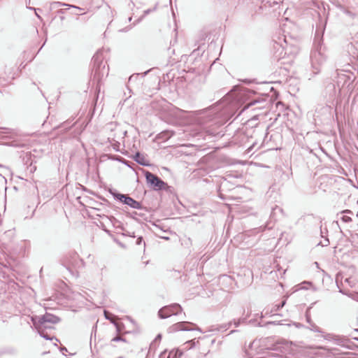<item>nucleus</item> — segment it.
<instances>
[{
  "label": "nucleus",
  "mask_w": 358,
  "mask_h": 358,
  "mask_svg": "<svg viewBox=\"0 0 358 358\" xmlns=\"http://www.w3.org/2000/svg\"><path fill=\"white\" fill-rule=\"evenodd\" d=\"M326 59L325 47L322 44V36H321L317 30L314 39V49L310 54L311 66L315 74L319 73L320 67L324 63Z\"/></svg>",
  "instance_id": "1"
},
{
  "label": "nucleus",
  "mask_w": 358,
  "mask_h": 358,
  "mask_svg": "<svg viewBox=\"0 0 358 358\" xmlns=\"http://www.w3.org/2000/svg\"><path fill=\"white\" fill-rule=\"evenodd\" d=\"M278 52H280L278 59H283L286 55L292 57L299 52L298 41L291 37L283 36L278 38V41L275 42Z\"/></svg>",
  "instance_id": "2"
},
{
  "label": "nucleus",
  "mask_w": 358,
  "mask_h": 358,
  "mask_svg": "<svg viewBox=\"0 0 358 358\" xmlns=\"http://www.w3.org/2000/svg\"><path fill=\"white\" fill-rule=\"evenodd\" d=\"M92 73L94 80L99 83L102 78L108 75V67L101 52H97L92 57Z\"/></svg>",
  "instance_id": "3"
},
{
  "label": "nucleus",
  "mask_w": 358,
  "mask_h": 358,
  "mask_svg": "<svg viewBox=\"0 0 358 358\" xmlns=\"http://www.w3.org/2000/svg\"><path fill=\"white\" fill-rule=\"evenodd\" d=\"M145 177L148 185L155 191L166 189L168 187L167 183L164 182L157 176L148 171L145 172Z\"/></svg>",
  "instance_id": "4"
},
{
  "label": "nucleus",
  "mask_w": 358,
  "mask_h": 358,
  "mask_svg": "<svg viewBox=\"0 0 358 358\" xmlns=\"http://www.w3.org/2000/svg\"><path fill=\"white\" fill-rule=\"evenodd\" d=\"M182 308L178 303H172L169 306H165L159 309L158 311V315L162 319H166L171 315H178L181 313Z\"/></svg>",
  "instance_id": "5"
},
{
  "label": "nucleus",
  "mask_w": 358,
  "mask_h": 358,
  "mask_svg": "<svg viewBox=\"0 0 358 358\" xmlns=\"http://www.w3.org/2000/svg\"><path fill=\"white\" fill-rule=\"evenodd\" d=\"M197 330L201 331V329L194 323L189 322H177L168 329L169 333H174L178 331H193Z\"/></svg>",
  "instance_id": "6"
},
{
  "label": "nucleus",
  "mask_w": 358,
  "mask_h": 358,
  "mask_svg": "<svg viewBox=\"0 0 358 358\" xmlns=\"http://www.w3.org/2000/svg\"><path fill=\"white\" fill-rule=\"evenodd\" d=\"M113 196L115 199L119 200L124 204H126L134 209H141L142 206L140 202L134 200L127 194H122L120 193L113 194Z\"/></svg>",
  "instance_id": "7"
},
{
  "label": "nucleus",
  "mask_w": 358,
  "mask_h": 358,
  "mask_svg": "<svg viewBox=\"0 0 358 358\" xmlns=\"http://www.w3.org/2000/svg\"><path fill=\"white\" fill-rule=\"evenodd\" d=\"M109 126L110 129V134L108 137L109 141L120 140L124 138L127 131L123 130L119 126L114 125L113 123H110Z\"/></svg>",
  "instance_id": "8"
},
{
  "label": "nucleus",
  "mask_w": 358,
  "mask_h": 358,
  "mask_svg": "<svg viewBox=\"0 0 358 358\" xmlns=\"http://www.w3.org/2000/svg\"><path fill=\"white\" fill-rule=\"evenodd\" d=\"M41 320L42 321L43 329L50 328V324H55L60 321V319L57 316L48 313L41 316Z\"/></svg>",
  "instance_id": "9"
},
{
  "label": "nucleus",
  "mask_w": 358,
  "mask_h": 358,
  "mask_svg": "<svg viewBox=\"0 0 358 358\" xmlns=\"http://www.w3.org/2000/svg\"><path fill=\"white\" fill-rule=\"evenodd\" d=\"M338 83L341 82V80L343 81V84L342 85V87H344L346 86V87L348 89V90H352V83L354 79L350 76H348L345 74H341L338 76Z\"/></svg>",
  "instance_id": "10"
},
{
  "label": "nucleus",
  "mask_w": 358,
  "mask_h": 358,
  "mask_svg": "<svg viewBox=\"0 0 358 358\" xmlns=\"http://www.w3.org/2000/svg\"><path fill=\"white\" fill-rule=\"evenodd\" d=\"M134 159L135 162H136L138 164L142 165V166H148V162L145 159L143 155L141 154L140 152H136L134 157Z\"/></svg>",
  "instance_id": "11"
},
{
  "label": "nucleus",
  "mask_w": 358,
  "mask_h": 358,
  "mask_svg": "<svg viewBox=\"0 0 358 358\" xmlns=\"http://www.w3.org/2000/svg\"><path fill=\"white\" fill-rule=\"evenodd\" d=\"M31 321L33 323L34 327L39 331L42 329V321L41 320V316H32L31 317Z\"/></svg>",
  "instance_id": "12"
},
{
  "label": "nucleus",
  "mask_w": 358,
  "mask_h": 358,
  "mask_svg": "<svg viewBox=\"0 0 358 358\" xmlns=\"http://www.w3.org/2000/svg\"><path fill=\"white\" fill-rule=\"evenodd\" d=\"M51 5H52V6L53 8H55V6H67L68 8H76V9H78V10H82V8L78 7V6H74V5H70V4H68V3H62V2H59V1L52 2L51 3Z\"/></svg>",
  "instance_id": "13"
},
{
  "label": "nucleus",
  "mask_w": 358,
  "mask_h": 358,
  "mask_svg": "<svg viewBox=\"0 0 358 358\" xmlns=\"http://www.w3.org/2000/svg\"><path fill=\"white\" fill-rule=\"evenodd\" d=\"M150 70H148V71H146L145 72L143 73H136V74H133L131 75L129 78V83H132L133 82L136 81L138 80V78H139V76H141L142 78H144L147 74L150 71Z\"/></svg>",
  "instance_id": "14"
},
{
  "label": "nucleus",
  "mask_w": 358,
  "mask_h": 358,
  "mask_svg": "<svg viewBox=\"0 0 358 358\" xmlns=\"http://www.w3.org/2000/svg\"><path fill=\"white\" fill-rule=\"evenodd\" d=\"M287 341H278L277 343H275L274 345H273V350H277V351H280V352H283V350L282 348H284V346L283 345H285L287 344Z\"/></svg>",
  "instance_id": "15"
},
{
  "label": "nucleus",
  "mask_w": 358,
  "mask_h": 358,
  "mask_svg": "<svg viewBox=\"0 0 358 358\" xmlns=\"http://www.w3.org/2000/svg\"><path fill=\"white\" fill-rule=\"evenodd\" d=\"M15 133L14 129L6 127H0V136L2 134H13Z\"/></svg>",
  "instance_id": "16"
},
{
  "label": "nucleus",
  "mask_w": 358,
  "mask_h": 358,
  "mask_svg": "<svg viewBox=\"0 0 358 358\" xmlns=\"http://www.w3.org/2000/svg\"><path fill=\"white\" fill-rule=\"evenodd\" d=\"M111 143V146L113 147V150H115L117 152L120 151V143L119 142V140H115V141H110Z\"/></svg>",
  "instance_id": "17"
},
{
  "label": "nucleus",
  "mask_w": 358,
  "mask_h": 358,
  "mask_svg": "<svg viewBox=\"0 0 358 358\" xmlns=\"http://www.w3.org/2000/svg\"><path fill=\"white\" fill-rule=\"evenodd\" d=\"M260 101L255 99V100H252L251 101L250 103H247L244 107L241 110V111L239 113L238 115H241V113L244 111L245 109L250 108V106H254L255 104L257 103H259Z\"/></svg>",
  "instance_id": "18"
},
{
  "label": "nucleus",
  "mask_w": 358,
  "mask_h": 358,
  "mask_svg": "<svg viewBox=\"0 0 358 358\" xmlns=\"http://www.w3.org/2000/svg\"><path fill=\"white\" fill-rule=\"evenodd\" d=\"M161 134L162 136V138L169 139L174 135V132L173 131L167 130V131L162 132Z\"/></svg>",
  "instance_id": "19"
},
{
  "label": "nucleus",
  "mask_w": 358,
  "mask_h": 358,
  "mask_svg": "<svg viewBox=\"0 0 358 358\" xmlns=\"http://www.w3.org/2000/svg\"><path fill=\"white\" fill-rule=\"evenodd\" d=\"M310 329L314 332L324 334V331L314 323L310 324Z\"/></svg>",
  "instance_id": "20"
},
{
  "label": "nucleus",
  "mask_w": 358,
  "mask_h": 358,
  "mask_svg": "<svg viewBox=\"0 0 358 358\" xmlns=\"http://www.w3.org/2000/svg\"><path fill=\"white\" fill-rule=\"evenodd\" d=\"M155 9H156V7H155L153 9H147V10H144L143 15L141 17H140L139 19H138L137 21L134 23V24H136L139 22H141V20L143 19V17L148 15L149 13H150L152 11L155 10Z\"/></svg>",
  "instance_id": "21"
},
{
  "label": "nucleus",
  "mask_w": 358,
  "mask_h": 358,
  "mask_svg": "<svg viewBox=\"0 0 358 358\" xmlns=\"http://www.w3.org/2000/svg\"><path fill=\"white\" fill-rule=\"evenodd\" d=\"M322 334V336L325 339V340H327V341H331L332 339H334V334H325L324 332V334Z\"/></svg>",
  "instance_id": "22"
},
{
  "label": "nucleus",
  "mask_w": 358,
  "mask_h": 358,
  "mask_svg": "<svg viewBox=\"0 0 358 358\" xmlns=\"http://www.w3.org/2000/svg\"><path fill=\"white\" fill-rule=\"evenodd\" d=\"M285 303H286V301H285V300H284L280 303L275 305V306L273 307V310L274 311L279 310L280 308H282L285 306Z\"/></svg>",
  "instance_id": "23"
},
{
  "label": "nucleus",
  "mask_w": 358,
  "mask_h": 358,
  "mask_svg": "<svg viewBox=\"0 0 358 358\" xmlns=\"http://www.w3.org/2000/svg\"><path fill=\"white\" fill-rule=\"evenodd\" d=\"M43 329H40L39 331H38L39 334H40V336L41 337L45 338L46 340H52V338H50L48 334H44L43 331Z\"/></svg>",
  "instance_id": "24"
},
{
  "label": "nucleus",
  "mask_w": 358,
  "mask_h": 358,
  "mask_svg": "<svg viewBox=\"0 0 358 358\" xmlns=\"http://www.w3.org/2000/svg\"><path fill=\"white\" fill-rule=\"evenodd\" d=\"M341 219L343 222L346 223L350 222L352 221V218L346 215H343Z\"/></svg>",
  "instance_id": "25"
},
{
  "label": "nucleus",
  "mask_w": 358,
  "mask_h": 358,
  "mask_svg": "<svg viewBox=\"0 0 358 358\" xmlns=\"http://www.w3.org/2000/svg\"><path fill=\"white\" fill-rule=\"evenodd\" d=\"M173 353H175L176 355V358L178 357H180L182 354L180 350H171L168 355H170V357H171Z\"/></svg>",
  "instance_id": "26"
},
{
  "label": "nucleus",
  "mask_w": 358,
  "mask_h": 358,
  "mask_svg": "<svg viewBox=\"0 0 358 358\" xmlns=\"http://www.w3.org/2000/svg\"><path fill=\"white\" fill-rule=\"evenodd\" d=\"M142 243H143L144 245H145V243L143 241V237L142 236H139L138 237L137 240H136V245H141Z\"/></svg>",
  "instance_id": "27"
},
{
  "label": "nucleus",
  "mask_w": 358,
  "mask_h": 358,
  "mask_svg": "<svg viewBox=\"0 0 358 358\" xmlns=\"http://www.w3.org/2000/svg\"><path fill=\"white\" fill-rule=\"evenodd\" d=\"M159 358H171L170 355H166V350H164L161 352L159 355Z\"/></svg>",
  "instance_id": "28"
},
{
  "label": "nucleus",
  "mask_w": 358,
  "mask_h": 358,
  "mask_svg": "<svg viewBox=\"0 0 358 358\" xmlns=\"http://www.w3.org/2000/svg\"><path fill=\"white\" fill-rule=\"evenodd\" d=\"M320 244H321L322 246H327L329 244V241L328 238H325L324 241L320 242Z\"/></svg>",
  "instance_id": "29"
},
{
  "label": "nucleus",
  "mask_w": 358,
  "mask_h": 358,
  "mask_svg": "<svg viewBox=\"0 0 358 358\" xmlns=\"http://www.w3.org/2000/svg\"><path fill=\"white\" fill-rule=\"evenodd\" d=\"M104 315H105L106 319L112 321V320H111L112 315L110 313H109L108 312L105 310L104 311Z\"/></svg>",
  "instance_id": "30"
},
{
  "label": "nucleus",
  "mask_w": 358,
  "mask_h": 358,
  "mask_svg": "<svg viewBox=\"0 0 358 358\" xmlns=\"http://www.w3.org/2000/svg\"><path fill=\"white\" fill-rule=\"evenodd\" d=\"M113 341H125V339L121 336H116L112 340Z\"/></svg>",
  "instance_id": "31"
},
{
  "label": "nucleus",
  "mask_w": 358,
  "mask_h": 358,
  "mask_svg": "<svg viewBox=\"0 0 358 358\" xmlns=\"http://www.w3.org/2000/svg\"><path fill=\"white\" fill-rule=\"evenodd\" d=\"M123 235L124 236H131V237H135L134 232L131 233L130 231H126L124 233H123Z\"/></svg>",
  "instance_id": "32"
},
{
  "label": "nucleus",
  "mask_w": 358,
  "mask_h": 358,
  "mask_svg": "<svg viewBox=\"0 0 358 358\" xmlns=\"http://www.w3.org/2000/svg\"><path fill=\"white\" fill-rule=\"evenodd\" d=\"M350 297L355 301H358V293L352 294Z\"/></svg>",
  "instance_id": "33"
},
{
  "label": "nucleus",
  "mask_w": 358,
  "mask_h": 358,
  "mask_svg": "<svg viewBox=\"0 0 358 358\" xmlns=\"http://www.w3.org/2000/svg\"><path fill=\"white\" fill-rule=\"evenodd\" d=\"M341 213L352 215V212L350 210H343Z\"/></svg>",
  "instance_id": "34"
},
{
  "label": "nucleus",
  "mask_w": 358,
  "mask_h": 358,
  "mask_svg": "<svg viewBox=\"0 0 358 358\" xmlns=\"http://www.w3.org/2000/svg\"><path fill=\"white\" fill-rule=\"evenodd\" d=\"M64 13H65V10L64 9H59V10H57V13L60 14V15H63V14H64Z\"/></svg>",
  "instance_id": "35"
},
{
  "label": "nucleus",
  "mask_w": 358,
  "mask_h": 358,
  "mask_svg": "<svg viewBox=\"0 0 358 358\" xmlns=\"http://www.w3.org/2000/svg\"><path fill=\"white\" fill-rule=\"evenodd\" d=\"M60 351L64 354V352H67V349L65 347L60 348Z\"/></svg>",
  "instance_id": "36"
},
{
  "label": "nucleus",
  "mask_w": 358,
  "mask_h": 358,
  "mask_svg": "<svg viewBox=\"0 0 358 358\" xmlns=\"http://www.w3.org/2000/svg\"><path fill=\"white\" fill-rule=\"evenodd\" d=\"M306 320L308 323L312 324L311 321H310V316H308V315H306Z\"/></svg>",
  "instance_id": "37"
},
{
  "label": "nucleus",
  "mask_w": 358,
  "mask_h": 358,
  "mask_svg": "<svg viewBox=\"0 0 358 358\" xmlns=\"http://www.w3.org/2000/svg\"><path fill=\"white\" fill-rule=\"evenodd\" d=\"M354 331H355V332H358V329H354ZM352 338H353L354 340H355V341H358V337H353Z\"/></svg>",
  "instance_id": "38"
},
{
  "label": "nucleus",
  "mask_w": 358,
  "mask_h": 358,
  "mask_svg": "<svg viewBox=\"0 0 358 358\" xmlns=\"http://www.w3.org/2000/svg\"><path fill=\"white\" fill-rule=\"evenodd\" d=\"M161 338H162V335L161 334H158L157 336V337L155 338V341L160 340Z\"/></svg>",
  "instance_id": "39"
},
{
  "label": "nucleus",
  "mask_w": 358,
  "mask_h": 358,
  "mask_svg": "<svg viewBox=\"0 0 358 358\" xmlns=\"http://www.w3.org/2000/svg\"><path fill=\"white\" fill-rule=\"evenodd\" d=\"M273 210L274 211H275V210H278V211H280V212H282V209H281L280 208H278V207H276V208H273Z\"/></svg>",
  "instance_id": "40"
},
{
  "label": "nucleus",
  "mask_w": 358,
  "mask_h": 358,
  "mask_svg": "<svg viewBox=\"0 0 358 358\" xmlns=\"http://www.w3.org/2000/svg\"><path fill=\"white\" fill-rule=\"evenodd\" d=\"M231 323L230 322V323H229V324H227V326H225V327H224V330H226L227 329H228V328L231 326Z\"/></svg>",
  "instance_id": "41"
},
{
  "label": "nucleus",
  "mask_w": 358,
  "mask_h": 358,
  "mask_svg": "<svg viewBox=\"0 0 358 358\" xmlns=\"http://www.w3.org/2000/svg\"><path fill=\"white\" fill-rule=\"evenodd\" d=\"M64 19H65L64 16L63 15H61V16H60V20H61L62 21H63V20H64Z\"/></svg>",
  "instance_id": "42"
},
{
  "label": "nucleus",
  "mask_w": 358,
  "mask_h": 358,
  "mask_svg": "<svg viewBox=\"0 0 358 358\" xmlns=\"http://www.w3.org/2000/svg\"><path fill=\"white\" fill-rule=\"evenodd\" d=\"M227 100H228V97H226L223 100H222V103L226 102V101H227Z\"/></svg>",
  "instance_id": "43"
},
{
  "label": "nucleus",
  "mask_w": 358,
  "mask_h": 358,
  "mask_svg": "<svg viewBox=\"0 0 358 358\" xmlns=\"http://www.w3.org/2000/svg\"><path fill=\"white\" fill-rule=\"evenodd\" d=\"M171 357H172V358H176V355L175 353H173V354L171 356Z\"/></svg>",
  "instance_id": "44"
},
{
  "label": "nucleus",
  "mask_w": 358,
  "mask_h": 358,
  "mask_svg": "<svg viewBox=\"0 0 358 358\" xmlns=\"http://www.w3.org/2000/svg\"><path fill=\"white\" fill-rule=\"evenodd\" d=\"M265 227H260V228L259 229V230H260V229H261L262 231H263V230H264Z\"/></svg>",
  "instance_id": "45"
},
{
  "label": "nucleus",
  "mask_w": 358,
  "mask_h": 358,
  "mask_svg": "<svg viewBox=\"0 0 358 358\" xmlns=\"http://www.w3.org/2000/svg\"><path fill=\"white\" fill-rule=\"evenodd\" d=\"M234 324H235V325L237 327V326L238 325V324H239V321H238V322H234Z\"/></svg>",
  "instance_id": "46"
},
{
  "label": "nucleus",
  "mask_w": 358,
  "mask_h": 358,
  "mask_svg": "<svg viewBox=\"0 0 358 358\" xmlns=\"http://www.w3.org/2000/svg\"><path fill=\"white\" fill-rule=\"evenodd\" d=\"M131 20H132V17H129L128 18L129 22H131Z\"/></svg>",
  "instance_id": "47"
},
{
  "label": "nucleus",
  "mask_w": 358,
  "mask_h": 358,
  "mask_svg": "<svg viewBox=\"0 0 358 358\" xmlns=\"http://www.w3.org/2000/svg\"><path fill=\"white\" fill-rule=\"evenodd\" d=\"M339 292L342 294H345L342 289H340Z\"/></svg>",
  "instance_id": "48"
},
{
  "label": "nucleus",
  "mask_w": 358,
  "mask_h": 358,
  "mask_svg": "<svg viewBox=\"0 0 358 358\" xmlns=\"http://www.w3.org/2000/svg\"><path fill=\"white\" fill-rule=\"evenodd\" d=\"M114 159H116V160H118V161H120V159L119 158H113Z\"/></svg>",
  "instance_id": "49"
},
{
  "label": "nucleus",
  "mask_w": 358,
  "mask_h": 358,
  "mask_svg": "<svg viewBox=\"0 0 358 358\" xmlns=\"http://www.w3.org/2000/svg\"><path fill=\"white\" fill-rule=\"evenodd\" d=\"M36 16H37L38 18H41V17H40V16L38 15V14H37L36 13Z\"/></svg>",
  "instance_id": "50"
},
{
  "label": "nucleus",
  "mask_w": 358,
  "mask_h": 358,
  "mask_svg": "<svg viewBox=\"0 0 358 358\" xmlns=\"http://www.w3.org/2000/svg\"><path fill=\"white\" fill-rule=\"evenodd\" d=\"M106 268V266H104L102 268H101V271H103V269Z\"/></svg>",
  "instance_id": "51"
},
{
  "label": "nucleus",
  "mask_w": 358,
  "mask_h": 358,
  "mask_svg": "<svg viewBox=\"0 0 358 358\" xmlns=\"http://www.w3.org/2000/svg\"><path fill=\"white\" fill-rule=\"evenodd\" d=\"M306 283L310 284V282H303V284H306Z\"/></svg>",
  "instance_id": "52"
},
{
  "label": "nucleus",
  "mask_w": 358,
  "mask_h": 358,
  "mask_svg": "<svg viewBox=\"0 0 358 358\" xmlns=\"http://www.w3.org/2000/svg\"><path fill=\"white\" fill-rule=\"evenodd\" d=\"M164 238H165V239H169V238H168V237H166V236H164Z\"/></svg>",
  "instance_id": "53"
},
{
  "label": "nucleus",
  "mask_w": 358,
  "mask_h": 358,
  "mask_svg": "<svg viewBox=\"0 0 358 358\" xmlns=\"http://www.w3.org/2000/svg\"><path fill=\"white\" fill-rule=\"evenodd\" d=\"M345 281H346V282H348V281H349V279H348V278L345 279Z\"/></svg>",
  "instance_id": "54"
},
{
  "label": "nucleus",
  "mask_w": 358,
  "mask_h": 358,
  "mask_svg": "<svg viewBox=\"0 0 358 358\" xmlns=\"http://www.w3.org/2000/svg\"><path fill=\"white\" fill-rule=\"evenodd\" d=\"M357 216H358V212H357Z\"/></svg>",
  "instance_id": "55"
}]
</instances>
